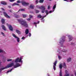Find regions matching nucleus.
<instances>
[{
	"mask_svg": "<svg viewBox=\"0 0 76 76\" xmlns=\"http://www.w3.org/2000/svg\"><path fill=\"white\" fill-rule=\"evenodd\" d=\"M22 57H21L20 58H18L16 59L15 60H14L12 61V63H14V62H15V63H16L15 64V65L14 64V63H10L8 64L6 67L1 68L0 69V72H1L2 70H3L4 69H8V68L11 67H12V66H13L14 68H17V67H18L20 66V64L19 63H18V62L20 63V62H21V63H22L23 61H22Z\"/></svg>",
	"mask_w": 76,
	"mask_h": 76,
	"instance_id": "obj_1",
	"label": "nucleus"
},
{
	"mask_svg": "<svg viewBox=\"0 0 76 76\" xmlns=\"http://www.w3.org/2000/svg\"><path fill=\"white\" fill-rule=\"evenodd\" d=\"M18 21L22 25L25 27H28V24L23 19H18Z\"/></svg>",
	"mask_w": 76,
	"mask_h": 76,
	"instance_id": "obj_2",
	"label": "nucleus"
},
{
	"mask_svg": "<svg viewBox=\"0 0 76 76\" xmlns=\"http://www.w3.org/2000/svg\"><path fill=\"white\" fill-rule=\"evenodd\" d=\"M65 74L64 75V76H69V71L68 70H65ZM59 76H63L62 74V70L61 69L60 70V72H59Z\"/></svg>",
	"mask_w": 76,
	"mask_h": 76,
	"instance_id": "obj_3",
	"label": "nucleus"
},
{
	"mask_svg": "<svg viewBox=\"0 0 76 76\" xmlns=\"http://www.w3.org/2000/svg\"><path fill=\"white\" fill-rule=\"evenodd\" d=\"M37 7L38 8H39V9H41L42 11V13H44V11L45 10V6L44 5H42L41 7L39 6H37Z\"/></svg>",
	"mask_w": 76,
	"mask_h": 76,
	"instance_id": "obj_4",
	"label": "nucleus"
},
{
	"mask_svg": "<svg viewBox=\"0 0 76 76\" xmlns=\"http://www.w3.org/2000/svg\"><path fill=\"white\" fill-rule=\"evenodd\" d=\"M12 36L15 38L16 39H17V41L18 42H19L20 41V40L19 39V38L18 37H17L15 34H12Z\"/></svg>",
	"mask_w": 76,
	"mask_h": 76,
	"instance_id": "obj_5",
	"label": "nucleus"
},
{
	"mask_svg": "<svg viewBox=\"0 0 76 76\" xmlns=\"http://www.w3.org/2000/svg\"><path fill=\"white\" fill-rule=\"evenodd\" d=\"M56 7V4H55L53 7V10L50 11L49 12V13H53V12H54V11L55 10V9Z\"/></svg>",
	"mask_w": 76,
	"mask_h": 76,
	"instance_id": "obj_6",
	"label": "nucleus"
},
{
	"mask_svg": "<svg viewBox=\"0 0 76 76\" xmlns=\"http://www.w3.org/2000/svg\"><path fill=\"white\" fill-rule=\"evenodd\" d=\"M21 2L23 6H28L29 4V3L26 2L24 1H22Z\"/></svg>",
	"mask_w": 76,
	"mask_h": 76,
	"instance_id": "obj_7",
	"label": "nucleus"
},
{
	"mask_svg": "<svg viewBox=\"0 0 76 76\" xmlns=\"http://www.w3.org/2000/svg\"><path fill=\"white\" fill-rule=\"evenodd\" d=\"M57 61H56L53 63L54 65L53 66V67L54 70H56V64H57Z\"/></svg>",
	"mask_w": 76,
	"mask_h": 76,
	"instance_id": "obj_8",
	"label": "nucleus"
},
{
	"mask_svg": "<svg viewBox=\"0 0 76 76\" xmlns=\"http://www.w3.org/2000/svg\"><path fill=\"white\" fill-rule=\"evenodd\" d=\"M65 41V39H64L63 38H61L60 39V41H59V43L60 44H63V42H64Z\"/></svg>",
	"mask_w": 76,
	"mask_h": 76,
	"instance_id": "obj_9",
	"label": "nucleus"
},
{
	"mask_svg": "<svg viewBox=\"0 0 76 76\" xmlns=\"http://www.w3.org/2000/svg\"><path fill=\"white\" fill-rule=\"evenodd\" d=\"M4 14V16L7 18H10V17L6 13V12H3Z\"/></svg>",
	"mask_w": 76,
	"mask_h": 76,
	"instance_id": "obj_10",
	"label": "nucleus"
},
{
	"mask_svg": "<svg viewBox=\"0 0 76 76\" xmlns=\"http://www.w3.org/2000/svg\"><path fill=\"white\" fill-rule=\"evenodd\" d=\"M68 37L69 38V41H70L72 40V37L70 35H68Z\"/></svg>",
	"mask_w": 76,
	"mask_h": 76,
	"instance_id": "obj_11",
	"label": "nucleus"
},
{
	"mask_svg": "<svg viewBox=\"0 0 76 76\" xmlns=\"http://www.w3.org/2000/svg\"><path fill=\"white\" fill-rule=\"evenodd\" d=\"M46 16H47V15L44 16H43V17L41 18V20H42V22H44V20L43 19H44V18H45Z\"/></svg>",
	"mask_w": 76,
	"mask_h": 76,
	"instance_id": "obj_12",
	"label": "nucleus"
},
{
	"mask_svg": "<svg viewBox=\"0 0 76 76\" xmlns=\"http://www.w3.org/2000/svg\"><path fill=\"white\" fill-rule=\"evenodd\" d=\"M8 27L9 28V29H10V31H13V28H12V26L10 25Z\"/></svg>",
	"mask_w": 76,
	"mask_h": 76,
	"instance_id": "obj_13",
	"label": "nucleus"
},
{
	"mask_svg": "<svg viewBox=\"0 0 76 76\" xmlns=\"http://www.w3.org/2000/svg\"><path fill=\"white\" fill-rule=\"evenodd\" d=\"M1 27L4 30V31H6V27H5V26H4L2 25L1 26Z\"/></svg>",
	"mask_w": 76,
	"mask_h": 76,
	"instance_id": "obj_14",
	"label": "nucleus"
},
{
	"mask_svg": "<svg viewBox=\"0 0 76 76\" xmlns=\"http://www.w3.org/2000/svg\"><path fill=\"white\" fill-rule=\"evenodd\" d=\"M1 22L3 24L5 23V20L4 19H2L1 20Z\"/></svg>",
	"mask_w": 76,
	"mask_h": 76,
	"instance_id": "obj_15",
	"label": "nucleus"
},
{
	"mask_svg": "<svg viewBox=\"0 0 76 76\" xmlns=\"http://www.w3.org/2000/svg\"><path fill=\"white\" fill-rule=\"evenodd\" d=\"M30 7L31 9H33L34 8V5H33V4H31L30 6Z\"/></svg>",
	"mask_w": 76,
	"mask_h": 76,
	"instance_id": "obj_16",
	"label": "nucleus"
},
{
	"mask_svg": "<svg viewBox=\"0 0 76 76\" xmlns=\"http://www.w3.org/2000/svg\"><path fill=\"white\" fill-rule=\"evenodd\" d=\"M25 33L26 35H27L29 33V30L28 29H26L25 31Z\"/></svg>",
	"mask_w": 76,
	"mask_h": 76,
	"instance_id": "obj_17",
	"label": "nucleus"
},
{
	"mask_svg": "<svg viewBox=\"0 0 76 76\" xmlns=\"http://www.w3.org/2000/svg\"><path fill=\"white\" fill-rule=\"evenodd\" d=\"M1 4H3L4 5H6L7 4V3L5 2H1Z\"/></svg>",
	"mask_w": 76,
	"mask_h": 76,
	"instance_id": "obj_18",
	"label": "nucleus"
},
{
	"mask_svg": "<svg viewBox=\"0 0 76 76\" xmlns=\"http://www.w3.org/2000/svg\"><path fill=\"white\" fill-rule=\"evenodd\" d=\"M71 61V58H67V62H70Z\"/></svg>",
	"mask_w": 76,
	"mask_h": 76,
	"instance_id": "obj_19",
	"label": "nucleus"
},
{
	"mask_svg": "<svg viewBox=\"0 0 76 76\" xmlns=\"http://www.w3.org/2000/svg\"><path fill=\"white\" fill-rule=\"evenodd\" d=\"M37 18H43V16H42L41 15H38Z\"/></svg>",
	"mask_w": 76,
	"mask_h": 76,
	"instance_id": "obj_20",
	"label": "nucleus"
},
{
	"mask_svg": "<svg viewBox=\"0 0 76 76\" xmlns=\"http://www.w3.org/2000/svg\"><path fill=\"white\" fill-rule=\"evenodd\" d=\"M16 32H17V33H18V34H20V31H19L18 30H16Z\"/></svg>",
	"mask_w": 76,
	"mask_h": 76,
	"instance_id": "obj_21",
	"label": "nucleus"
},
{
	"mask_svg": "<svg viewBox=\"0 0 76 76\" xmlns=\"http://www.w3.org/2000/svg\"><path fill=\"white\" fill-rule=\"evenodd\" d=\"M22 16H23V17L26 18V17H27V16H28V15L23 14H22Z\"/></svg>",
	"mask_w": 76,
	"mask_h": 76,
	"instance_id": "obj_22",
	"label": "nucleus"
},
{
	"mask_svg": "<svg viewBox=\"0 0 76 76\" xmlns=\"http://www.w3.org/2000/svg\"><path fill=\"white\" fill-rule=\"evenodd\" d=\"M63 67L64 68H66V64L64 63L63 64Z\"/></svg>",
	"mask_w": 76,
	"mask_h": 76,
	"instance_id": "obj_23",
	"label": "nucleus"
},
{
	"mask_svg": "<svg viewBox=\"0 0 76 76\" xmlns=\"http://www.w3.org/2000/svg\"><path fill=\"white\" fill-rule=\"evenodd\" d=\"M13 69H14V68H12L10 70L7 71V73H9V72H12V70H13Z\"/></svg>",
	"mask_w": 76,
	"mask_h": 76,
	"instance_id": "obj_24",
	"label": "nucleus"
},
{
	"mask_svg": "<svg viewBox=\"0 0 76 76\" xmlns=\"http://www.w3.org/2000/svg\"><path fill=\"white\" fill-rule=\"evenodd\" d=\"M45 13H46V15H48V14H49V12H48V10H45Z\"/></svg>",
	"mask_w": 76,
	"mask_h": 76,
	"instance_id": "obj_25",
	"label": "nucleus"
},
{
	"mask_svg": "<svg viewBox=\"0 0 76 76\" xmlns=\"http://www.w3.org/2000/svg\"><path fill=\"white\" fill-rule=\"evenodd\" d=\"M59 67L60 69H62V64H60L59 65Z\"/></svg>",
	"mask_w": 76,
	"mask_h": 76,
	"instance_id": "obj_26",
	"label": "nucleus"
},
{
	"mask_svg": "<svg viewBox=\"0 0 76 76\" xmlns=\"http://www.w3.org/2000/svg\"><path fill=\"white\" fill-rule=\"evenodd\" d=\"M5 53V52L4 51V50L1 49H0V53Z\"/></svg>",
	"mask_w": 76,
	"mask_h": 76,
	"instance_id": "obj_27",
	"label": "nucleus"
},
{
	"mask_svg": "<svg viewBox=\"0 0 76 76\" xmlns=\"http://www.w3.org/2000/svg\"><path fill=\"white\" fill-rule=\"evenodd\" d=\"M44 2V0H40L39 1V3H42Z\"/></svg>",
	"mask_w": 76,
	"mask_h": 76,
	"instance_id": "obj_28",
	"label": "nucleus"
},
{
	"mask_svg": "<svg viewBox=\"0 0 76 76\" xmlns=\"http://www.w3.org/2000/svg\"><path fill=\"white\" fill-rule=\"evenodd\" d=\"M16 5L18 6V4L16 3H14L12 5V6H16Z\"/></svg>",
	"mask_w": 76,
	"mask_h": 76,
	"instance_id": "obj_29",
	"label": "nucleus"
},
{
	"mask_svg": "<svg viewBox=\"0 0 76 76\" xmlns=\"http://www.w3.org/2000/svg\"><path fill=\"white\" fill-rule=\"evenodd\" d=\"M19 11H25V9H21L19 10Z\"/></svg>",
	"mask_w": 76,
	"mask_h": 76,
	"instance_id": "obj_30",
	"label": "nucleus"
},
{
	"mask_svg": "<svg viewBox=\"0 0 76 76\" xmlns=\"http://www.w3.org/2000/svg\"><path fill=\"white\" fill-rule=\"evenodd\" d=\"M12 61V59H7V61Z\"/></svg>",
	"mask_w": 76,
	"mask_h": 76,
	"instance_id": "obj_31",
	"label": "nucleus"
},
{
	"mask_svg": "<svg viewBox=\"0 0 76 76\" xmlns=\"http://www.w3.org/2000/svg\"><path fill=\"white\" fill-rule=\"evenodd\" d=\"M39 23V21H38L37 23H34V24L35 25H37V24Z\"/></svg>",
	"mask_w": 76,
	"mask_h": 76,
	"instance_id": "obj_32",
	"label": "nucleus"
},
{
	"mask_svg": "<svg viewBox=\"0 0 76 76\" xmlns=\"http://www.w3.org/2000/svg\"><path fill=\"white\" fill-rule=\"evenodd\" d=\"M29 17L31 19V18H33V16H32L31 15H30Z\"/></svg>",
	"mask_w": 76,
	"mask_h": 76,
	"instance_id": "obj_33",
	"label": "nucleus"
},
{
	"mask_svg": "<svg viewBox=\"0 0 76 76\" xmlns=\"http://www.w3.org/2000/svg\"><path fill=\"white\" fill-rule=\"evenodd\" d=\"M51 7L50 6V5H49L48 6V10L50 9V8Z\"/></svg>",
	"mask_w": 76,
	"mask_h": 76,
	"instance_id": "obj_34",
	"label": "nucleus"
},
{
	"mask_svg": "<svg viewBox=\"0 0 76 76\" xmlns=\"http://www.w3.org/2000/svg\"><path fill=\"white\" fill-rule=\"evenodd\" d=\"M15 18H19V16L18 15H16L15 16Z\"/></svg>",
	"mask_w": 76,
	"mask_h": 76,
	"instance_id": "obj_35",
	"label": "nucleus"
},
{
	"mask_svg": "<svg viewBox=\"0 0 76 76\" xmlns=\"http://www.w3.org/2000/svg\"><path fill=\"white\" fill-rule=\"evenodd\" d=\"M39 11L38 10H36V13H39Z\"/></svg>",
	"mask_w": 76,
	"mask_h": 76,
	"instance_id": "obj_36",
	"label": "nucleus"
},
{
	"mask_svg": "<svg viewBox=\"0 0 76 76\" xmlns=\"http://www.w3.org/2000/svg\"><path fill=\"white\" fill-rule=\"evenodd\" d=\"M58 57L59 60H60V59H61V57L60 56H58Z\"/></svg>",
	"mask_w": 76,
	"mask_h": 76,
	"instance_id": "obj_37",
	"label": "nucleus"
},
{
	"mask_svg": "<svg viewBox=\"0 0 76 76\" xmlns=\"http://www.w3.org/2000/svg\"><path fill=\"white\" fill-rule=\"evenodd\" d=\"M66 51H67V50H66L64 49H63L62 51V52H66Z\"/></svg>",
	"mask_w": 76,
	"mask_h": 76,
	"instance_id": "obj_38",
	"label": "nucleus"
},
{
	"mask_svg": "<svg viewBox=\"0 0 76 76\" xmlns=\"http://www.w3.org/2000/svg\"><path fill=\"white\" fill-rule=\"evenodd\" d=\"M36 4H38V0H37L36 1Z\"/></svg>",
	"mask_w": 76,
	"mask_h": 76,
	"instance_id": "obj_39",
	"label": "nucleus"
},
{
	"mask_svg": "<svg viewBox=\"0 0 76 76\" xmlns=\"http://www.w3.org/2000/svg\"><path fill=\"white\" fill-rule=\"evenodd\" d=\"M17 3H21L20 1H17Z\"/></svg>",
	"mask_w": 76,
	"mask_h": 76,
	"instance_id": "obj_40",
	"label": "nucleus"
},
{
	"mask_svg": "<svg viewBox=\"0 0 76 76\" xmlns=\"http://www.w3.org/2000/svg\"><path fill=\"white\" fill-rule=\"evenodd\" d=\"M27 20H28V21H29V20H31V19L30 18H28L27 19Z\"/></svg>",
	"mask_w": 76,
	"mask_h": 76,
	"instance_id": "obj_41",
	"label": "nucleus"
},
{
	"mask_svg": "<svg viewBox=\"0 0 76 76\" xmlns=\"http://www.w3.org/2000/svg\"><path fill=\"white\" fill-rule=\"evenodd\" d=\"M1 34L3 35V36H4V34L3 32H1Z\"/></svg>",
	"mask_w": 76,
	"mask_h": 76,
	"instance_id": "obj_42",
	"label": "nucleus"
},
{
	"mask_svg": "<svg viewBox=\"0 0 76 76\" xmlns=\"http://www.w3.org/2000/svg\"><path fill=\"white\" fill-rule=\"evenodd\" d=\"M15 0H9L10 1L12 2V1H14Z\"/></svg>",
	"mask_w": 76,
	"mask_h": 76,
	"instance_id": "obj_43",
	"label": "nucleus"
},
{
	"mask_svg": "<svg viewBox=\"0 0 76 76\" xmlns=\"http://www.w3.org/2000/svg\"><path fill=\"white\" fill-rule=\"evenodd\" d=\"M29 36L30 37L31 36V34L29 33Z\"/></svg>",
	"mask_w": 76,
	"mask_h": 76,
	"instance_id": "obj_44",
	"label": "nucleus"
},
{
	"mask_svg": "<svg viewBox=\"0 0 76 76\" xmlns=\"http://www.w3.org/2000/svg\"><path fill=\"white\" fill-rule=\"evenodd\" d=\"M24 38H25V37H23L21 39H23Z\"/></svg>",
	"mask_w": 76,
	"mask_h": 76,
	"instance_id": "obj_45",
	"label": "nucleus"
},
{
	"mask_svg": "<svg viewBox=\"0 0 76 76\" xmlns=\"http://www.w3.org/2000/svg\"><path fill=\"white\" fill-rule=\"evenodd\" d=\"M75 76H76V73H75ZM71 76H73V75H72Z\"/></svg>",
	"mask_w": 76,
	"mask_h": 76,
	"instance_id": "obj_46",
	"label": "nucleus"
},
{
	"mask_svg": "<svg viewBox=\"0 0 76 76\" xmlns=\"http://www.w3.org/2000/svg\"><path fill=\"white\" fill-rule=\"evenodd\" d=\"M2 14H3V13L1 12H0V14L2 15Z\"/></svg>",
	"mask_w": 76,
	"mask_h": 76,
	"instance_id": "obj_47",
	"label": "nucleus"
},
{
	"mask_svg": "<svg viewBox=\"0 0 76 76\" xmlns=\"http://www.w3.org/2000/svg\"><path fill=\"white\" fill-rule=\"evenodd\" d=\"M1 9L3 10H4V9L3 8H2Z\"/></svg>",
	"mask_w": 76,
	"mask_h": 76,
	"instance_id": "obj_48",
	"label": "nucleus"
},
{
	"mask_svg": "<svg viewBox=\"0 0 76 76\" xmlns=\"http://www.w3.org/2000/svg\"><path fill=\"white\" fill-rule=\"evenodd\" d=\"M1 62H0V66H1Z\"/></svg>",
	"mask_w": 76,
	"mask_h": 76,
	"instance_id": "obj_49",
	"label": "nucleus"
},
{
	"mask_svg": "<svg viewBox=\"0 0 76 76\" xmlns=\"http://www.w3.org/2000/svg\"><path fill=\"white\" fill-rule=\"evenodd\" d=\"M73 43H71V45H73Z\"/></svg>",
	"mask_w": 76,
	"mask_h": 76,
	"instance_id": "obj_50",
	"label": "nucleus"
},
{
	"mask_svg": "<svg viewBox=\"0 0 76 76\" xmlns=\"http://www.w3.org/2000/svg\"><path fill=\"white\" fill-rule=\"evenodd\" d=\"M8 7H9L10 8H11V7L10 6H8Z\"/></svg>",
	"mask_w": 76,
	"mask_h": 76,
	"instance_id": "obj_51",
	"label": "nucleus"
},
{
	"mask_svg": "<svg viewBox=\"0 0 76 76\" xmlns=\"http://www.w3.org/2000/svg\"><path fill=\"white\" fill-rule=\"evenodd\" d=\"M59 52V53H61V51H60Z\"/></svg>",
	"mask_w": 76,
	"mask_h": 76,
	"instance_id": "obj_52",
	"label": "nucleus"
},
{
	"mask_svg": "<svg viewBox=\"0 0 76 76\" xmlns=\"http://www.w3.org/2000/svg\"><path fill=\"white\" fill-rule=\"evenodd\" d=\"M9 12H12V11H11V10H9Z\"/></svg>",
	"mask_w": 76,
	"mask_h": 76,
	"instance_id": "obj_53",
	"label": "nucleus"
},
{
	"mask_svg": "<svg viewBox=\"0 0 76 76\" xmlns=\"http://www.w3.org/2000/svg\"><path fill=\"white\" fill-rule=\"evenodd\" d=\"M7 26H9V25H8V24H7Z\"/></svg>",
	"mask_w": 76,
	"mask_h": 76,
	"instance_id": "obj_54",
	"label": "nucleus"
},
{
	"mask_svg": "<svg viewBox=\"0 0 76 76\" xmlns=\"http://www.w3.org/2000/svg\"><path fill=\"white\" fill-rule=\"evenodd\" d=\"M47 75H48V76H50V75L48 74Z\"/></svg>",
	"mask_w": 76,
	"mask_h": 76,
	"instance_id": "obj_55",
	"label": "nucleus"
},
{
	"mask_svg": "<svg viewBox=\"0 0 76 76\" xmlns=\"http://www.w3.org/2000/svg\"><path fill=\"white\" fill-rule=\"evenodd\" d=\"M70 0V1H73V0Z\"/></svg>",
	"mask_w": 76,
	"mask_h": 76,
	"instance_id": "obj_56",
	"label": "nucleus"
},
{
	"mask_svg": "<svg viewBox=\"0 0 76 76\" xmlns=\"http://www.w3.org/2000/svg\"><path fill=\"white\" fill-rule=\"evenodd\" d=\"M64 1H67V0H64Z\"/></svg>",
	"mask_w": 76,
	"mask_h": 76,
	"instance_id": "obj_57",
	"label": "nucleus"
},
{
	"mask_svg": "<svg viewBox=\"0 0 76 76\" xmlns=\"http://www.w3.org/2000/svg\"><path fill=\"white\" fill-rule=\"evenodd\" d=\"M35 27L36 28H37V25H35Z\"/></svg>",
	"mask_w": 76,
	"mask_h": 76,
	"instance_id": "obj_58",
	"label": "nucleus"
},
{
	"mask_svg": "<svg viewBox=\"0 0 76 76\" xmlns=\"http://www.w3.org/2000/svg\"><path fill=\"white\" fill-rule=\"evenodd\" d=\"M50 1V0H49Z\"/></svg>",
	"mask_w": 76,
	"mask_h": 76,
	"instance_id": "obj_59",
	"label": "nucleus"
}]
</instances>
